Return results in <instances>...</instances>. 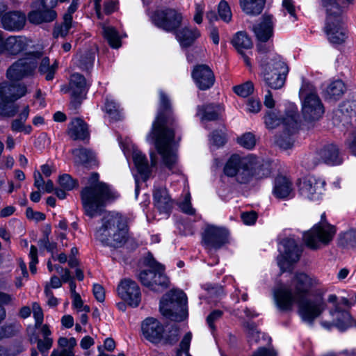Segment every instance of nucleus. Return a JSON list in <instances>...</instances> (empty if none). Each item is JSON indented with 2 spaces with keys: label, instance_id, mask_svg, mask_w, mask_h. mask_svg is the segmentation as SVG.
Instances as JSON below:
<instances>
[{
  "label": "nucleus",
  "instance_id": "0e129e2a",
  "mask_svg": "<svg viewBox=\"0 0 356 356\" xmlns=\"http://www.w3.org/2000/svg\"><path fill=\"white\" fill-rule=\"evenodd\" d=\"M192 339V333L191 332H187L183 337L180 343V349L177 352H181L182 353H188L190 348V343Z\"/></svg>",
  "mask_w": 356,
  "mask_h": 356
},
{
  "label": "nucleus",
  "instance_id": "f257e3e1",
  "mask_svg": "<svg viewBox=\"0 0 356 356\" xmlns=\"http://www.w3.org/2000/svg\"><path fill=\"white\" fill-rule=\"evenodd\" d=\"M160 108L154 121L147 140L154 145L161 163L169 170H173L178 162V147L181 140L176 136L177 124L171 115L170 103L165 94L161 91Z\"/></svg>",
  "mask_w": 356,
  "mask_h": 356
},
{
  "label": "nucleus",
  "instance_id": "a18cd8bd",
  "mask_svg": "<svg viewBox=\"0 0 356 356\" xmlns=\"http://www.w3.org/2000/svg\"><path fill=\"white\" fill-rule=\"evenodd\" d=\"M218 15L220 18L225 22H229L232 14L229 6L225 0H222L218 5Z\"/></svg>",
  "mask_w": 356,
  "mask_h": 356
},
{
  "label": "nucleus",
  "instance_id": "6e6552de",
  "mask_svg": "<svg viewBox=\"0 0 356 356\" xmlns=\"http://www.w3.org/2000/svg\"><path fill=\"white\" fill-rule=\"evenodd\" d=\"M300 97L302 99V114L304 119L309 122L319 120L324 113V108L313 86L303 84L300 90Z\"/></svg>",
  "mask_w": 356,
  "mask_h": 356
},
{
  "label": "nucleus",
  "instance_id": "20e7f679",
  "mask_svg": "<svg viewBox=\"0 0 356 356\" xmlns=\"http://www.w3.org/2000/svg\"><path fill=\"white\" fill-rule=\"evenodd\" d=\"M98 179L99 175L92 173L88 180L89 186L81 192L85 213L91 218L99 215L107 202L113 198L108 186Z\"/></svg>",
  "mask_w": 356,
  "mask_h": 356
},
{
  "label": "nucleus",
  "instance_id": "052dcab7",
  "mask_svg": "<svg viewBox=\"0 0 356 356\" xmlns=\"http://www.w3.org/2000/svg\"><path fill=\"white\" fill-rule=\"evenodd\" d=\"M282 7L284 13H289L293 22L297 19L295 6L292 0H283Z\"/></svg>",
  "mask_w": 356,
  "mask_h": 356
},
{
  "label": "nucleus",
  "instance_id": "4c0bfd02",
  "mask_svg": "<svg viewBox=\"0 0 356 356\" xmlns=\"http://www.w3.org/2000/svg\"><path fill=\"white\" fill-rule=\"evenodd\" d=\"M222 108L220 104H209L205 106L198 107L197 115L202 120H216L221 115Z\"/></svg>",
  "mask_w": 356,
  "mask_h": 356
},
{
  "label": "nucleus",
  "instance_id": "680f3d73",
  "mask_svg": "<svg viewBox=\"0 0 356 356\" xmlns=\"http://www.w3.org/2000/svg\"><path fill=\"white\" fill-rule=\"evenodd\" d=\"M179 207L181 210L185 213L193 215L195 213V209L192 207L191 203V195L187 193L184 200L180 202Z\"/></svg>",
  "mask_w": 356,
  "mask_h": 356
},
{
  "label": "nucleus",
  "instance_id": "5701e85b",
  "mask_svg": "<svg viewBox=\"0 0 356 356\" xmlns=\"http://www.w3.org/2000/svg\"><path fill=\"white\" fill-rule=\"evenodd\" d=\"M192 77L200 90L210 88L215 82V76L211 69L207 65H197L192 71Z\"/></svg>",
  "mask_w": 356,
  "mask_h": 356
},
{
  "label": "nucleus",
  "instance_id": "de8ad7c7",
  "mask_svg": "<svg viewBox=\"0 0 356 356\" xmlns=\"http://www.w3.org/2000/svg\"><path fill=\"white\" fill-rule=\"evenodd\" d=\"M58 183L60 186L66 191H72L77 186L76 181L67 174L60 176Z\"/></svg>",
  "mask_w": 356,
  "mask_h": 356
},
{
  "label": "nucleus",
  "instance_id": "603ef678",
  "mask_svg": "<svg viewBox=\"0 0 356 356\" xmlns=\"http://www.w3.org/2000/svg\"><path fill=\"white\" fill-rule=\"evenodd\" d=\"M265 123L268 129H274L282 122V119L277 113L275 111L268 112L264 118Z\"/></svg>",
  "mask_w": 356,
  "mask_h": 356
},
{
  "label": "nucleus",
  "instance_id": "a211bd4d",
  "mask_svg": "<svg viewBox=\"0 0 356 356\" xmlns=\"http://www.w3.org/2000/svg\"><path fill=\"white\" fill-rule=\"evenodd\" d=\"M228 236L225 228L209 225L204 230L202 240L207 248L216 250L227 242Z\"/></svg>",
  "mask_w": 356,
  "mask_h": 356
},
{
  "label": "nucleus",
  "instance_id": "cd10ccee",
  "mask_svg": "<svg viewBox=\"0 0 356 356\" xmlns=\"http://www.w3.org/2000/svg\"><path fill=\"white\" fill-rule=\"evenodd\" d=\"M154 202L156 208L160 213L168 215L172 208V200L165 188L155 189Z\"/></svg>",
  "mask_w": 356,
  "mask_h": 356
},
{
  "label": "nucleus",
  "instance_id": "412c9836",
  "mask_svg": "<svg viewBox=\"0 0 356 356\" xmlns=\"http://www.w3.org/2000/svg\"><path fill=\"white\" fill-rule=\"evenodd\" d=\"M88 86L85 77L79 74L74 73L71 75L69 91L71 95V104L76 108L85 98Z\"/></svg>",
  "mask_w": 356,
  "mask_h": 356
},
{
  "label": "nucleus",
  "instance_id": "2eb2a0df",
  "mask_svg": "<svg viewBox=\"0 0 356 356\" xmlns=\"http://www.w3.org/2000/svg\"><path fill=\"white\" fill-rule=\"evenodd\" d=\"M182 18L181 14L172 8L158 10L152 17V22L157 27L174 33L181 26Z\"/></svg>",
  "mask_w": 356,
  "mask_h": 356
},
{
  "label": "nucleus",
  "instance_id": "bb28decb",
  "mask_svg": "<svg viewBox=\"0 0 356 356\" xmlns=\"http://www.w3.org/2000/svg\"><path fill=\"white\" fill-rule=\"evenodd\" d=\"M29 40L24 36H10L4 40L1 54L16 56L26 50Z\"/></svg>",
  "mask_w": 356,
  "mask_h": 356
},
{
  "label": "nucleus",
  "instance_id": "f8f14e48",
  "mask_svg": "<svg viewBox=\"0 0 356 356\" xmlns=\"http://www.w3.org/2000/svg\"><path fill=\"white\" fill-rule=\"evenodd\" d=\"M38 57L29 54L13 63L6 71V77L10 81H20L32 76L38 67Z\"/></svg>",
  "mask_w": 356,
  "mask_h": 356
},
{
  "label": "nucleus",
  "instance_id": "49530a36",
  "mask_svg": "<svg viewBox=\"0 0 356 356\" xmlns=\"http://www.w3.org/2000/svg\"><path fill=\"white\" fill-rule=\"evenodd\" d=\"M0 102V115L3 117L12 118L15 116L19 110L17 104H6Z\"/></svg>",
  "mask_w": 356,
  "mask_h": 356
},
{
  "label": "nucleus",
  "instance_id": "393cba45",
  "mask_svg": "<svg viewBox=\"0 0 356 356\" xmlns=\"http://www.w3.org/2000/svg\"><path fill=\"white\" fill-rule=\"evenodd\" d=\"M273 17L270 15H263L261 21L255 24L252 31L257 40L261 42L268 41L273 34Z\"/></svg>",
  "mask_w": 356,
  "mask_h": 356
},
{
  "label": "nucleus",
  "instance_id": "ddd939ff",
  "mask_svg": "<svg viewBox=\"0 0 356 356\" xmlns=\"http://www.w3.org/2000/svg\"><path fill=\"white\" fill-rule=\"evenodd\" d=\"M298 304V313L305 323L312 325L315 319L319 317L326 307V304L322 297L300 298L296 301Z\"/></svg>",
  "mask_w": 356,
  "mask_h": 356
},
{
  "label": "nucleus",
  "instance_id": "a878e982",
  "mask_svg": "<svg viewBox=\"0 0 356 356\" xmlns=\"http://www.w3.org/2000/svg\"><path fill=\"white\" fill-rule=\"evenodd\" d=\"M26 21V15L21 11H12L4 14L1 17L3 29L10 31L22 30Z\"/></svg>",
  "mask_w": 356,
  "mask_h": 356
},
{
  "label": "nucleus",
  "instance_id": "dca6fc26",
  "mask_svg": "<svg viewBox=\"0 0 356 356\" xmlns=\"http://www.w3.org/2000/svg\"><path fill=\"white\" fill-rule=\"evenodd\" d=\"M252 169L245 168V163L236 154L232 155L227 162L224 172L229 177H236L239 183L245 184L250 181L253 175Z\"/></svg>",
  "mask_w": 356,
  "mask_h": 356
},
{
  "label": "nucleus",
  "instance_id": "4be33fe9",
  "mask_svg": "<svg viewBox=\"0 0 356 356\" xmlns=\"http://www.w3.org/2000/svg\"><path fill=\"white\" fill-rule=\"evenodd\" d=\"M141 330L144 337L152 343H157L163 339V326L154 318L145 319L142 323Z\"/></svg>",
  "mask_w": 356,
  "mask_h": 356
},
{
  "label": "nucleus",
  "instance_id": "e433bc0d",
  "mask_svg": "<svg viewBox=\"0 0 356 356\" xmlns=\"http://www.w3.org/2000/svg\"><path fill=\"white\" fill-rule=\"evenodd\" d=\"M95 59V53L92 51L80 52L74 58V63L83 71H89L92 68Z\"/></svg>",
  "mask_w": 356,
  "mask_h": 356
},
{
  "label": "nucleus",
  "instance_id": "6e6d98bb",
  "mask_svg": "<svg viewBox=\"0 0 356 356\" xmlns=\"http://www.w3.org/2000/svg\"><path fill=\"white\" fill-rule=\"evenodd\" d=\"M245 327L250 340L255 342L258 341L260 332L258 331L255 324L254 323L247 322L245 324Z\"/></svg>",
  "mask_w": 356,
  "mask_h": 356
},
{
  "label": "nucleus",
  "instance_id": "13d9d810",
  "mask_svg": "<svg viewBox=\"0 0 356 356\" xmlns=\"http://www.w3.org/2000/svg\"><path fill=\"white\" fill-rule=\"evenodd\" d=\"M29 256L31 259L29 262L30 271L31 272V273L35 274L36 273L37 271L36 264L38 263V250L35 246H31Z\"/></svg>",
  "mask_w": 356,
  "mask_h": 356
},
{
  "label": "nucleus",
  "instance_id": "6ab92c4d",
  "mask_svg": "<svg viewBox=\"0 0 356 356\" xmlns=\"http://www.w3.org/2000/svg\"><path fill=\"white\" fill-rule=\"evenodd\" d=\"M28 93V87L21 81H4L0 83V97L3 102H15Z\"/></svg>",
  "mask_w": 356,
  "mask_h": 356
},
{
  "label": "nucleus",
  "instance_id": "8fccbe9b",
  "mask_svg": "<svg viewBox=\"0 0 356 356\" xmlns=\"http://www.w3.org/2000/svg\"><path fill=\"white\" fill-rule=\"evenodd\" d=\"M238 143L243 147L251 149L256 144V139L252 133H246L238 138Z\"/></svg>",
  "mask_w": 356,
  "mask_h": 356
},
{
  "label": "nucleus",
  "instance_id": "b1692460",
  "mask_svg": "<svg viewBox=\"0 0 356 356\" xmlns=\"http://www.w3.org/2000/svg\"><path fill=\"white\" fill-rule=\"evenodd\" d=\"M284 126L288 129L289 133H284L276 140L277 144L284 149L291 148L294 143V140L291 136V134L298 128L297 116L295 114L287 115L283 120Z\"/></svg>",
  "mask_w": 356,
  "mask_h": 356
},
{
  "label": "nucleus",
  "instance_id": "338daca9",
  "mask_svg": "<svg viewBox=\"0 0 356 356\" xmlns=\"http://www.w3.org/2000/svg\"><path fill=\"white\" fill-rule=\"evenodd\" d=\"M211 141L216 147H221L226 143V138L223 133L215 131L212 134Z\"/></svg>",
  "mask_w": 356,
  "mask_h": 356
},
{
  "label": "nucleus",
  "instance_id": "bf43d9fd",
  "mask_svg": "<svg viewBox=\"0 0 356 356\" xmlns=\"http://www.w3.org/2000/svg\"><path fill=\"white\" fill-rule=\"evenodd\" d=\"M53 340L51 338H47L38 340V348L43 356H47V352L52 346Z\"/></svg>",
  "mask_w": 356,
  "mask_h": 356
},
{
  "label": "nucleus",
  "instance_id": "aec40b11",
  "mask_svg": "<svg viewBox=\"0 0 356 356\" xmlns=\"http://www.w3.org/2000/svg\"><path fill=\"white\" fill-rule=\"evenodd\" d=\"M325 181L319 178L309 176L300 182L299 192L305 198L318 200L324 191Z\"/></svg>",
  "mask_w": 356,
  "mask_h": 356
},
{
  "label": "nucleus",
  "instance_id": "4d7b16f0",
  "mask_svg": "<svg viewBox=\"0 0 356 356\" xmlns=\"http://www.w3.org/2000/svg\"><path fill=\"white\" fill-rule=\"evenodd\" d=\"M355 104L351 102H343L339 106V112L350 118L355 113Z\"/></svg>",
  "mask_w": 356,
  "mask_h": 356
},
{
  "label": "nucleus",
  "instance_id": "423d86ee",
  "mask_svg": "<svg viewBox=\"0 0 356 356\" xmlns=\"http://www.w3.org/2000/svg\"><path fill=\"white\" fill-rule=\"evenodd\" d=\"M327 301L332 304V307L321 316L320 323L323 328L331 330L337 327L339 330H345L355 326V321L348 311L340 308L338 297L335 294H330Z\"/></svg>",
  "mask_w": 356,
  "mask_h": 356
},
{
  "label": "nucleus",
  "instance_id": "f704fd0d",
  "mask_svg": "<svg viewBox=\"0 0 356 356\" xmlns=\"http://www.w3.org/2000/svg\"><path fill=\"white\" fill-rule=\"evenodd\" d=\"M29 14V20L33 24H39L43 22H50L56 18V13L54 10H46L40 6L35 8Z\"/></svg>",
  "mask_w": 356,
  "mask_h": 356
},
{
  "label": "nucleus",
  "instance_id": "9d476101",
  "mask_svg": "<svg viewBox=\"0 0 356 356\" xmlns=\"http://www.w3.org/2000/svg\"><path fill=\"white\" fill-rule=\"evenodd\" d=\"M336 229L334 226L322 222L316 224L304 233L303 240L306 245L312 250H318L327 245L333 239Z\"/></svg>",
  "mask_w": 356,
  "mask_h": 356
},
{
  "label": "nucleus",
  "instance_id": "3c124183",
  "mask_svg": "<svg viewBox=\"0 0 356 356\" xmlns=\"http://www.w3.org/2000/svg\"><path fill=\"white\" fill-rule=\"evenodd\" d=\"M72 27V21L67 22L63 19L61 24L56 25L54 29L53 35L54 38L65 37L67 35L69 30Z\"/></svg>",
  "mask_w": 356,
  "mask_h": 356
},
{
  "label": "nucleus",
  "instance_id": "473e14b6",
  "mask_svg": "<svg viewBox=\"0 0 356 356\" xmlns=\"http://www.w3.org/2000/svg\"><path fill=\"white\" fill-rule=\"evenodd\" d=\"M132 157L138 172L142 176L144 181L147 180L151 174V168L149 165L145 155L140 151L135 149L133 152Z\"/></svg>",
  "mask_w": 356,
  "mask_h": 356
},
{
  "label": "nucleus",
  "instance_id": "4468645a",
  "mask_svg": "<svg viewBox=\"0 0 356 356\" xmlns=\"http://www.w3.org/2000/svg\"><path fill=\"white\" fill-rule=\"evenodd\" d=\"M279 251L277 264L282 272L289 270L291 265L299 260L301 254V250L293 238L283 239L279 245Z\"/></svg>",
  "mask_w": 356,
  "mask_h": 356
},
{
  "label": "nucleus",
  "instance_id": "2f4dec72",
  "mask_svg": "<svg viewBox=\"0 0 356 356\" xmlns=\"http://www.w3.org/2000/svg\"><path fill=\"white\" fill-rule=\"evenodd\" d=\"M346 90V86L341 80H335L330 83L323 90V96L326 99L337 101L342 97Z\"/></svg>",
  "mask_w": 356,
  "mask_h": 356
},
{
  "label": "nucleus",
  "instance_id": "5fc2aeb1",
  "mask_svg": "<svg viewBox=\"0 0 356 356\" xmlns=\"http://www.w3.org/2000/svg\"><path fill=\"white\" fill-rule=\"evenodd\" d=\"M58 0H37L32 3L33 8H39L41 6L46 10H54L53 8L57 5Z\"/></svg>",
  "mask_w": 356,
  "mask_h": 356
},
{
  "label": "nucleus",
  "instance_id": "c03bdc74",
  "mask_svg": "<svg viewBox=\"0 0 356 356\" xmlns=\"http://www.w3.org/2000/svg\"><path fill=\"white\" fill-rule=\"evenodd\" d=\"M30 108L28 105L24 106L19 114V118L14 120L11 123V129L15 132H21L23 130L24 122L29 115Z\"/></svg>",
  "mask_w": 356,
  "mask_h": 356
},
{
  "label": "nucleus",
  "instance_id": "c9c22d12",
  "mask_svg": "<svg viewBox=\"0 0 356 356\" xmlns=\"http://www.w3.org/2000/svg\"><path fill=\"white\" fill-rule=\"evenodd\" d=\"M38 57V71L40 74L45 76L47 81H51L54 79L56 71L58 68V63L56 60L52 65H50L49 58L48 57L40 58L39 54H33Z\"/></svg>",
  "mask_w": 356,
  "mask_h": 356
},
{
  "label": "nucleus",
  "instance_id": "79ce46f5",
  "mask_svg": "<svg viewBox=\"0 0 356 356\" xmlns=\"http://www.w3.org/2000/svg\"><path fill=\"white\" fill-rule=\"evenodd\" d=\"M103 34L109 44L113 48H119L121 46V42L116 30L111 27L104 25L102 26Z\"/></svg>",
  "mask_w": 356,
  "mask_h": 356
},
{
  "label": "nucleus",
  "instance_id": "7ed1b4c3",
  "mask_svg": "<svg viewBox=\"0 0 356 356\" xmlns=\"http://www.w3.org/2000/svg\"><path fill=\"white\" fill-rule=\"evenodd\" d=\"M353 0H322L326 12L325 31L328 40L334 44L345 42L347 31L343 24V14Z\"/></svg>",
  "mask_w": 356,
  "mask_h": 356
},
{
  "label": "nucleus",
  "instance_id": "72a5a7b5",
  "mask_svg": "<svg viewBox=\"0 0 356 356\" xmlns=\"http://www.w3.org/2000/svg\"><path fill=\"white\" fill-rule=\"evenodd\" d=\"M232 42L238 51L243 55L246 65H250V63L248 57L243 54V49H249L252 47V40L246 33L243 31L238 32L233 38Z\"/></svg>",
  "mask_w": 356,
  "mask_h": 356
},
{
  "label": "nucleus",
  "instance_id": "e2e57ef3",
  "mask_svg": "<svg viewBox=\"0 0 356 356\" xmlns=\"http://www.w3.org/2000/svg\"><path fill=\"white\" fill-rule=\"evenodd\" d=\"M179 329L177 326H172L169 334L164 339L165 343L170 345L175 344L179 339Z\"/></svg>",
  "mask_w": 356,
  "mask_h": 356
},
{
  "label": "nucleus",
  "instance_id": "9b49d317",
  "mask_svg": "<svg viewBox=\"0 0 356 356\" xmlns=\"http://www.w3.org/2000/svg\"><path fill=\"white\" fill-rule=\"evenodd\" d=\"M149 266V269L142 270L138 276L141 284L154 291L167 288L169 281L164 273L163 266L154 261Z\"/></svg>",
  "mask_w": 356,
  "mask_h": 356
},
{
  "label": "nucleus",
  "instance_id": "a19ab883",
  "mask_svg": "<svg viewBox=\"0 0 356 356\" xmlns=\"http://www.w3.org/2000/svg\"><path fill=\"white\" fill-rule=\"evenodd\" d=\"M74 161L76 165H82L90 162L93 159V153L83 147H79L72 150Z\"/></svg>",
  "mask_w": 356,
  "mask_h": 356
},
{
  "label": "nucleus",
  "instance_id": "69168bd1",
  "mask_svg": "<svg viewBox=\"0 0 356 356\" xmlns=\"http://www.w3.org/2000/svg\"><path fill=\"white\" fill-rule=\"evenodd\" d=\"M222 315V312L220 310L213 311L207 318V321L209 327L211 330H215L216 327L214 323L216 321L220 319Z\"/></svg>",
  "mask_w": 356,
  "mask_h": 356
},
{
  "label": "nucleus",
  "instance_id": "c85d7f7f",
  "mask_svg": "<svg viewBox=\"0 0 356 356\" xmlns=\"http://www.w3.org/2000/svg\"><path fill=\"white\" fill-rule=\"evenodd\" d=\"M317 155L322 162L327 165H335L342 163L339 149L333 144L325 145L317 152Z\"/></svg>",
  "mask_w": 356,
  "mask_h": 356
},
{
  "label": "nucleus",
  "instance_id": "7c9ffc66",
  "mask_svg": "<svg viewBox=\"0 0 356 356\" xmlns=\"http://www.w3.org/2000/svg\"><path fill=\"white\" fill-rule=\"evenodd\" d=\"M181 47H188L200 37V31L196 27H184L175 33Z\"/></svg>",
  "mask_w": 356,
  "mask_h": 356
},
{
  "label": "nucleus",
  "instance_id": "f03ea898",
  "mask_svg": "<svg viewBox=\"0 0 356 356\" xmlns=\"http://www.w3.org/2000/svg\"><path fill=\"white\" fill-rule=\"evenodd\" d=\"M319 280L305 273H296L289 284H280L273 291V298L277 309L290 312L297 300L307 297L309 292L319 285Z\"/></svg>",
  "mask_w": 356,
  "mask_h": 356
},
{
  "label": "nucleus",
  "instance_id": "864d4df0",
  "mask_svg": "<svg viewBox=\"0 0 356 356\" xmlns=\"http://www.w3.org/2000/svg\"><path fill=\"white\" fill-rule=\"evenodd\" d=\"M32 310L33 318L35 321V326L36 328H39L43 322L44 314L43 311L38 302H33L32 304Z\"/></svg>",
  "mask_w": 356,
  "mask_h": 356
},
{
  "label": "nucleus",
  "instance_id": "1a4fd4ad",
  "mask_svg": "<svg viewBox=\"0 0 356 356\" xmlns=\"http://www.w3.org/2000/svg\"><path fill=\"white\" fill-rule=\"evenodd\" d=\"M187 298L180 290H172L166 293L160 303V311L163 316L175 321H182L185 316L184 307Z\"/></svg>",
  "mask_w": 356,
  "mask_h": 356
},
{
  "label": "nucleus",
  "instance_id": "09e8293b",
  "mask_svg": "<svg viewBox=\"0 0 356 356\" xmlns=\"http://www.w3.org/2000/svg\"><path fill=\"white\" fill-rule=\"evenodd\" d=\"M234 90L238 95L246 97L253 92L254 85L251 81H247L243 84L235 86Z\"/></svg>",
  "mask_w": 356,
  "mask_h": 356
},
{
  "label": "nucleus",
  "instance_id": "58836bf2",
  "mask_svg": "<svg viewBox=\"0 0 356 356\" xmlns=\"http://www.w3.org/2000/svg\"><path fill=\"white\" fill-rule=\"evenodd\" d=\"M291 191V183L286 177L280 176L276 178L273 193L277 198H285L290 195Z\"/></svg>",
  "mask_w": 356,
  "mask_h": 356
},
{
  "label": "nucleus",
  "instance_id": "39448f33",
  "mask_svg": "<svg viewBox=\"0 0 356 356\" xmlns=\"http://www.w3.org/2000/svg\"><path fill=\"white\" fill-rule=\"evenodd\" d=\"M127 225L124 216L118 213L108 212L101 219V225L97 228L95 238L102 243L118 247L127 239Z\"/></svg>",
  "mask_w": 356,
  "mask_h": 356
},
{
  "label": "nucleus",
  "instance_id": "f3484780",
  "mask_svg": "<svg viewBox=\"0 0 356 356\" xmlns=\"http://www.w3.org/2000/svg\"><path fill=\"white\" fill-rule=\"evenodd\" d=\"M117 292L118 295L131 307H138L141 301L140 288L131 280H122L118 286Z\"/></svg>",
  "mask_w": 356,
  "mask_h": 356
},
{
  "label": "nucleus",
  "instance_id": "0eeeda50",
  "mask_svg": "<svg viewBox=\"0 0 356 356\" xmlns=\"http://www.w3.org/2000/svg\"><path fill=\"white\" fill-rule=\"evenodd\" d=\"M261 67L264 81L268 87L277 90L284 86L289 67L280 56L271 55Z\"/></svg>",
  "mask_w": 356,
  "mask_h": 356
},
{
  "label": "nucleus",
  "instance_id": "774afa93",
  "mask_svg": "<svg viewBox=\"0 0 356 356\" xmlns=\"http://www.w3.org/2000/svg\"><path fill=\"white\" fill-rule=\"evenodd\" d=\"M347 145L349 151L356 156V127L351 132Z\"/></svg>",
  "mask_w": 356,
  "mask_h": 356
},
{
  "label": "nucleus",
  "instance_id": "ea45409f",
  "mask_svg": "<svg viewBox=\"0 0 356 356\" xmlns=\"http://www.w3.org/2000/svg\"><path fill=\"white\" fill-rule=\"evenodd\" d=\"M265 0H240L242 10L249 15H257L261 13Z\"/></svg>",
  "mask_w": 356,
  "mask_h": 356
},
{
  "label": "nucleus",
  "instance_id": "c756f323",
  "mask_svg": "<svg viewBox=\"0 0 356 356\" xmlns=\"http://www.w3.org/2000/svg\"><path fill=\"white\" fill-rule=\"evenodd\" d=\"M67 134L73 140H83L89 136L86 123L80 118H74L69 123Z\"/></svg>",
  "mask_w": 356,
  "mask_h": 356
},
{
  "label": "nucleus",
  "instance_id": "37998d69",
  "mask_svg": "<svg viewBox=\"0 0 356 356\" xmlns=\"http://www.w3.org/2000/svg\"><path fill=\"white\" fill-rule=\"evenodd\" d=\"M105 111L114 120L120 119V106L111 97H107L105 102Z\"/></svg>",
  "mask_w": 356,
  "mask_h": 356
}]
</instances>
